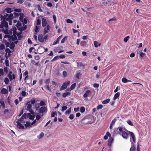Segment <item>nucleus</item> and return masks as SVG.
<instances>
[{
	"label": "nucleus",
	"instance_id": "f257e3e1",
	"mask_svg": "<svg viewBox=\"0 0 151 151\" xmlns=\"http://www.w3.org/2000/svg\"><path fill=\"white\" fill-rule=\"evenodd\" d=\"M4 17V19L2 21L1 24H0V28L2 29V31L5 32L8 30V23L6 21L9 22L10 25H12V21L13 18V14H6L5 15Z\"/></svg>",
	"mask_w": 151,
	"mask_h": 151
},
{
	"label": "nucleus",
	"instance_id": "f03ea898",
	"mask_svg": "<svg viewBox=\"0 0 151 151\" xmlns=\"http://www.w3.org/2000/svg\"><path fill=\"white\" fill-rule=\"evenodd\" d=\"M130 135V137H131L130 139V141L132 145H134V144L136 142V139L135 135L133 132L129 131H127Z\"/></svg>",
	"mask_w": 151,
	"mask_h": 151
},
{
	"label": "nucleus",
	"instance_id": "7ed1b4c3",
	"mask_svg": "<svg viewBox=\"0 0 151 151\" xmlns=\"http://www.w3.org/2000/svg\"><path fill=\"white\" fill-rule=\"evenodd\" d=\"M38 112L40 115L43 116L44 115V113L46 112L47 110V108L45 106L41 107L38 109Z\"/></svg>",
	"mask_w": 151,
	"mask_h": 151
},
{
	"label": "nucleus",
	"instance_id": "20e7f679",
	"mask_svg": "<svg viewBox=\"0 0 151 151\" xmlns=\"http://www.w3.org/2000/svg\"><path fill=\"white\" fill-rule=\"evenodd\" d=\"M70 81H68L64 82L60 88V90H62L65 89L68 86L70 85Z\"/></svg>",
	"mask_w": 151,
	"mask_h": 151
},
{
	"label": "nucleus",
	"instance_id": "39448f33",
	"mask_svg": "<svg viewBox=\"0 0 151 151\" xmlns=\"http://www.w3.org/2000/svg\"><path fill=\"white\" fill-rule=\"evenodd\" d=\"M8 77L11 81H12L13 79L15 78V75L14 73H13L12 71H10L8 75Z\"/></svg>",
	"mask_w": 151,
	"mask_h": 151
},
{
	"label": "nucleus",
	"instance_id": "423d86ee",
	"mask_svg": "<svg viewBox=\"0 0 151 151\" xmlns=\"http://www.w3.org/2000/svg\"><path fill=\"white\" fill-rule=\"evenodd\" d=\"M121 135L124 138L126 139H127L128 138V134L125 131L122 132Z\"/></svg>",
	"mask_w": 151,
	"mask_h": 151
},
{
	"label": "nucleus",
	"instance_id": "0eeeda50",
	"mask_svg": "<svg viewBox=\"0 0 151 151\" xmlns=\"http://www.w3.org/2000/svg\"><path fill=\"white\" fill-rule=\"evenodd\" d=\"M38 40L40 42H44V37L42 35L39 34L38 37Z\"/></svg>",
	"mask_w": 151,
	"mask_h": 151
},
{
	"label": "nucleus",
	"instance_id": "6e6552de",
	"mask_svg": "<svg viewBox=\"0 0 151 151\" xmlns=\"http://www.w3.org/2000/svg\"><path fill=\"white\" fill-rule=\"evenodd\" d=\"M44 34H46L50 30V26L49 24H47L46 27L44 28Z\"/></svg>",
	"mask_w": 151,
	"mask_h": 151
},
{
	"label": "nucleus",
	"instance_id": "1a4fd4ad",
	"mask_svg": "<svg viewBox=\"0 0 151 151\" xmlns=\"http://www.w3.org/2000/svg\"><path fill=\"white\" fill-rule=\"evenodd\" d=\"M5 51H6V55H5V57H6V59H8V56L7 55L6 53H8L9 56V57L10 56V55H11L10 53H11V51L9 50V48H6V49Z\"/></svg>",
	"mask_w": 151,
	"mask_h": 151
},
{
	"label": "nucleus",
	"instance_id": "9d476101",
	"mask_svg": "<svg viewBox=\"0 0 151 151\" xmlns=\"http://www.w3.org/2000/svg\"><path fill=\"white\" fill-rule=\"evenodd\" d=\"M113 141V138L112 137H110L108 140V143L107 144L108 146L109 147L111 146V143Z\"/></svg>",
	"mask_w": 151,
	"mask_h": 151
},
{
	"label": "nucleus",
	"instance_id": "9b49d317",
	"mask_svg": "<svg viewBox=\"0 0 151 151\" xmlns=\"http://www.w3.org/2000/svg\"><path fill=\"white\" fill-rule=\"evenodd\" d=\"M47 24V21L46 19L44 18L42 19V26L43 27H45Z\"/></svg>",
	"mask_w": 151,
	"mask_h": 151
},
{
	"label": "nucleus",
	"instance_id": "f8f14e48",
	"mask_svg": "<svg viewBox=\"0 0 151 151\" xmlns=\"http://www.w3.org/2000/svg\"><path fill=\"white\" fill-rule=\"evenodd\" d=\"M8 90L7 89L3 88L1 89V93L2 94H6L8 93Z\"/></svg>",
	"mask_w": 151,
	"mask_h": 151
},
{
	"label": "nucleus",
	"instance_id": "ddd939ff",
	"mask_svg": "<svg viewBox=\"0 0 151 151\" xmlns=\"http://www.w3.org/2000/svg\"><path fill=\"white\" fill-rule=\"evenodd\" d=\"M17 123V127L19 129H24V127L23 125L21 123L19 122H16Z\"/></svg>",
	"mask_w": 151,
	"mask_h": 151
},
{
	"label": "nucleus",
	"instance_id": "4468645a",
	"mask_svg": "<svg viewBox=\"0 0 151 151\" xmlns=\"http://www.w3.org/2000/svg\"><path fill=\"white\" fill-rule=\"evenodd\" d=\"M26 116L27 117L29 118L30 119L33 120L34 118V116L29 113H28L26 114Z\"/></svg>",
	"mask_w": 151,
	"mask_h": 151
},
{
	"label": "nucleus",
	"instance_id": "2eb2a0df",
	"mask_svg": "<svg viewBox=\"0 0 151 151\" xmlns=\"http://www.w3.org/2000/svg\"><path fill=\"white\" fill-rule=\"evenodd\" d=\"M60 47L61 48H63V47H57V48H55L54 50V51L55 52H58L59 53H60L62 52H63L64 50H59V51H58L59 49H60Z\"/></svg>",
	"mask_w": 151,
	"mask_h": 151
},
{
	"label": "nucleus",
	"instance_id": "dca6fc26",
	"mask_svg": "<svg viewBox=\"0 0 151 151\" xmlns=\"http://www.w3.org/2000/svg\"><path fill=\"white\" fill-rule=\"evenodd\" d=\"M94 44L95 47H97L99 46H100L101 45V44L100 43H99L98 42L96 41L94 42Z\"/></svg>",
	"mask_w": 151,
	"mask_h": 151
},
{
	"label": "nucleus",
	"instance_id": "f3484780",
	"mask_svg": "<svg viewBox=\"0 0 151 151\" xmlns=\"http://www.w3.org/2000/svg\"><path fill=\"white\" fill-rule=\"evenodd\" d=\"M0 103L2 108L4 109L5 108V106L3 99H1L0 100Z\"/></svg>",
	"mask_w": 151,
	"mask_h": 151
},
{
	"label": "nucleus",
	"instance_id": "a211bd4d",
	"mask_svg": "<svg viewBox=\"0 0 151 151\" xmlns=\"http://www.w3.org/2000/svg\"><path fill=\"white\" fill-rule=\"evenodd\" d=\"M19 122L20 123H24L25 122L24 121V119H21V118L19 119H18L16 121V122Z\"/></svg>",
	"mask_w": 151,
	"mask_h": 151
},
{
	"label": "nucleus",
	"instance_id": "6ab92c4d",
	"mask_svg": "<svg viewBox=\"0 0 151 151\" xmlns=\"http://www.w3.org/2000/svg\"><path fill=\"white\" fill-rule=\"evenodd\" d=\"M44 135V133L43 132H42L40 133L39 135L37 136V137L38 139H40L42 138Z\"/></svg>",
	"mask_w": 151,
	"mask_h": 151
},
{
	"label": "nucleus",
	"instance_id": "aec40b11",
	"mask_svg": "<svg viewBox=\"0 0 151 151\" xmlns=\"http://www.w3.org/2000/svg\"><path fill=\"white\" fill-rule=\"evenodd\" d=\"M110 101V99H108L102 102V103L103 104H106L108 103Z\"/></svg>",
	"mask_w": 151,
	"mask_h": 151
},
{
	"label": "nucleus",
	"instance_id": "412c9836",
	"mask_svg": "<svg viewBox=\"0 0 151 151\" xmlns=\"http://www.w3.org/2000/svg\"><path fill=\"white\" fill-rule=\"evenodd\" d=\"M5 10L6 12L8 13H10L12 11V9L9 8H7Z\"/></svg>",
	"mask_w": 151,
	"mask_h": 151
},
{
	"label": "nucleus",
	"instance_id": "4be33fe9",
	"mask_svg": "<svg viewBox=\"0 0 151 151\" xmlns=\"http://www.w3.org/2000/svg\"><path fill=\"white\" fill-rule=\"evenodd\" d=\"M113 3V2L111 1L110 0H107L106 2V3L102 2L101 3L102 4H105L106 3V4H108L109 5H110L111 4Z\"/></svg>",
	"mask_w": 151,
	"mask_h": 151
},
{
	"label": "nucleus",
	"instance_id": "5701e85b",
	"mask_svg": "<svg viewBox=\"0 0 151 151\" xmlns=\"http://www.w3.org/2000/svg\"><path fill=\"white\" fill-rule=\"evenodd\" d=\"M31 125H32L28 121H27L26 122V124H24L25 126L27 127L30 126Z\"/></svg>",
	"mask_w": 151,
	"mask_h": 151
},
{
	"label": "nucleus",
	"instance_id": "b1692460",
	"mask_svg": "<svg viewBox=\"0 0 151 151\" xmlns=\"http://www.w3.org/2000/svg\"><path fill=\"white\" fill-rule=\"evenodd\" d=\"M15 47V45L14 44V43L13 42H12L9 46V48L13 50L14 49Z\"/></svg>",
	"mask_w": 151,
	"mask_h": 151
},
{
	"label": "nucleus",
	"instance_id": "393cba45",
	"mask_svg": "<svg viewBox=\"0 0 151 151\" xmlns=\"http://www.w3.org/2000/svg\"><path fill=\"white\" fill-rule=\"evenodd\" d=\"M32 106L31 104H29L27 107V110L28 111L32 109Z\"/></svg>",
	"mask_w": 151,
	"mask_h": 151
},
{
	"label": "nucleus",
	"instance_id": "a878e982",
	"mask_svg": "<svg viewBox=\"0 0 151 151\" xmlns=\"http://www.w3.org/2000/svg\"><path fill=\"white\" fill-rule=\"evenodd\" d=\"M127 123L130 125L131 126H133L134 125L132 123V122L130 120H128L127 121Z\"/></svg>",
	"mask_w": 151,
	"mask_h": 151
},
{
	"label": "nucleus",
	"instance_id": "bb28decb",
	"mask_svg": "<svg viewBox=\"0 0 151 151\" xmlns=\"http://www.w3.org/2000/svg\"><path fill=\"white\" fill-rule=\"evenodd\" d=\"M119 130V134H121L122 133V132L124 131L123 130V128L122 127H118Z\"/></svg>",
	"mask_w": 151,
	"mask_h": 151
},
{
	"label": "nucleus",
	"instance_id": "cd10ccee",
	"mask_svg": "<svg viewBox=\"0 0 151 151\" xmlns=\"http://www.w3.org/2000/svg\"><path fill=\"white\" fill-rule=\"evenodd\" d=\"M76 83H74L70 87L71 88V89H73L76 87Z\"/></svg>",
	"mask_w": 151,
	"mask_h": 151
},
{
	"label": "nucleus",
	"instance_id": "c85d7f7f",
	"mask_svg": "<svg viewBox=\"0 0 151 151\" xmlns=\"http://www.w3.org/2000/svg\"><path fill=\"white\" fill-rule=\"evenodd\" d=\"M59 58V55H57L55 56L52 60H51V62H52L54 61H55Z\"/></svg>",
	"mask_w": 151,
	"mask_h": 151
},
{
	"label": "nucleus",
	"instance_id": "c756f323",
	"mask_svg": "<svg viewBox=\"0 0 151 151\" xmlns=\"http://www.w3.org/2000/svg\"><path fill=\"white\" fill-rule=\"evenodd\" d=\"M41 116L40 115V114H37L36 116V119L37 120H39L41 118V116Z\"/></svg>",
	"mask_w": 151,
	"mask_h": 151
},
{
	"label": "nucleus",
	"instance_id": "7c9ffc66",
	"mask_svg": "<svg viewBox=\"0 0 151 151\" xmlns=\"http://www.w3.org/2000/svg\"><path fill=\"white\" fill-rule=\"evenodd\" d=\"M85 109L84 107H81L80 108V111L81 113H83L85 112Z\"/></svg>",
	"mask_w": 151,
	"mask_h": 151
},
{
	"label": "nucleus",
	"instance_id": "2f4dec72",
	"mask_svg": "<svg viewBox=\"0 0 151 151\" xmlns=\"http://www.w3.org/2000/svg\"><path fill=\"white\" fill-rule=\"evenodd\" d=\"M45 87L46 89L47 90L49 91H51V88L49 87V85L45 86Z\"/></svg>",
	"mask_w": 151,
	"mask_h": 151
},
{
	"label": "nucleus",
	"instance_id": "473e14b6",
	"mask_svg": "<svg viewBox=\"0 0 151 151\" xmlns=\"http://www.w3.org/2000/svg\"><path fill=\"white\" fill-rule=\"evenodd\" d=\"M135 147L134 146H132L130 148V151H135Z\"/></svg>",
	"mask_w": 151,
	"mask_h": 151
},
{
	"label": "nucleus",
	"instance_id": "72a5a7b5",
	"mask_svg": "<svg viewBox=\"0 0 151 151\" xmlns=\"http://www.w3.org/2000/svg\"><path fill=\"white\" fill-rule=\"evenodd\" d=\"M4 82L6 84H8L9 82L8 78H5L4 79Z\"/></svg>",
	"mask_w": 151,
	"mask_h": 151
},
{
	"label": "nucleus",
	"instance_id": "f704fd0d",
	"mask_svg": "<svg viewBox=\"0 0 151 151\" xmlns=\"http://www.w3.org/2000/svg\"><path fill=\"white\" fill-rule=\"evenodd\" d=\"M145 55V54L142 52L140 53L139 57L141 59H142V58L144 57Z\"/></svg>",
	"mask_w": 151,
	"mask_h": 151
},
{
	"label": "nucleus",
	"instance_id": "c9c22d12",
	"mask_svg": "<svg viewBox=\"0 0 151 151\" xmlns=\"http://www.w3.org/2000/svg\"><path fill=\"white\" fill-rule=\"evenodd\" d=\"M71 107H70V108L68 109V110H67V111H66L65 112V114H70L71 112Z\"/></svg>",
	"mask_w": 151,
	"mask_h": 151
},
{
	"label": "nucleus",
	"instance_id": "e433bc0d",
	"mask_svg": "<svg viewBox=\"0 0 151 151\" xmlns=\"http://www.w3.org/2000/svg\"><path fill=\"white\" fill-rule=\"evenodd\" d=\"M129 38V36H127V37H126L124 38V41L125 42H127V41Z\"/></svg>",
	"mask_w": 151,
	"mask_h": 151
},
{
	"label": "nucleus",
	"instance_id": "4c0bfd02",
	"mask_svg": "<svg viewBox=\"0 0 151 151\" xmlns=\"http://www.w3.org/2000/svg\"><path fill=\"white\" fill-rule=\"evenodd\" d=\"M57 115V112L56 111L52 112L51 114V116L52 117H54L55 115Z\"/></svg>",
	"mask_w": 151,
	"mask_h": 151
},
{
	"label": "nucleus",
	"instance_id": "58836bf2",
	"mask_svg": "<svg viewBox=\"0 0 151 151\" xmlns=\"http://www.w3.org/2000/svg\"><path fill=\"white\" fill-rule=\"evenodd\" d=\"M122 81L124 83H126L128 82V80L126 78H123L122 79Z\"/></svg>",
	"mask_w": 151,
	"mask_h": 151
},
{
	"label": "nucleus",
	"instance_id": "ea45409f",
	"mask_svg": "<svg viewBox=\"0 0 151 151\" xmlns=\"http://www.w3.org/2000/svg\"><path fill=\"white\" fill-rule=\"evenodd\" d=\"M116 118L114 119L111 122V123L110 124L112 125H114L115 123V122H116Z\"/></svg>",
	"mask_w": 151,
	"mask_h": 151
},
{
	"label": "nucleus",
	"instance_id": "a19ab883",
	"mask_svg": "<svg viewBox=\"0 0 151 151\" xmlns=\"http://www.w3.org/2000/svg\"><path fill=\"white\" fill-rule=\"evenodd\" d=\"M50 81V79H47L45 82L46 84H49Z\"/></svg>",
	"mask_w": 151,
	"mask_h": 151
},
{
	"label": "nucleus",
	"instance_id": "79ce46f5",
	"mask_svg": "<svg viewBox=\"0 0 151 151\" xmlns=\"http://www.w3.org/2000/svg\"><path fill=\"white\" fill-rule=\"evenodd\" d=\"M63 75L64 77H66L67 76V73L66 71H64L63 73Z\"/></svg>",
	"mask_w": 151,
	"mask_h": 151
},
{
	"label": "nucleus",
	"instance_id": "37998d69",
	"mask_svg": "<svg viewBox=\"0 0 151 151\" xmlns=\"http://www.w3.org/2000/svg\"><path fill=\"white\" fill-rule=\"evenodd\" d=\"M41 24V20L39 19H37V25H39Z\"/></svg>",
	"mask_w": 151,
	"mask_h": 151
},
{
	"label": "nucleus",
	"instance_id": "c03bdc74",
	"mask_svg": "<svg viewBox=\"0 0 151 151\" xmlns=\"http://www.w3.org/2000/svg\"><path fill=\"white\" fill-rule=\"evenodd\" d=\"M0 48L1 50H4L5 48V46L4 45L1 44L0 45Z\"/></svg>",
	"mask_w": 151,
	"mask_h": 151
},
{
	"label": "nucleus",
	"instance_id": "a18cd8bd",
	"mask_svg": "<svg viewBox=\"0 0 151 151\" xmlns=\"http://www.w3.org/2000/svg\"><path fill=\"white\" fill-rule=\"evenodd\" d=\"M103 106L102 105L100 104L97 106V109L98 110L101 109L103 108Z\"/></svg>",
	"mask_w": 151,
	"mask_h": 151
},
{
	"label": "nucleus",
	"instance_id": "49530a36",
	"mask_svg": "<svg viewBox=\"0 0 151 151\" xmlns=\"http://www.w3.org/2000/svg\"><path fill=\"white\" fill-rule=\"evenodd\" d=\"M14 16H13V17H15V18L16 17H18L19 16V14H18L16 12H14Z\"/></svg>",
	"mask_w": 151,
	"mask_h": 151
},
{
	"label": "nucleus",
	"instance_id": "de8ad7c7",
	"mask_svg": "<svg viewBox=\"0 0 151 151\" xmlns=\"http://www.w3.org/2000/svg\"><path fill=\"white\" fill-rule=\"evenodd\" d=\"M6 65V66H9V60L7 59H6L5 60Z\"/></svg>",
	"mask_w": 151,
	"mask_h": 151
},
{
	"label": "nucleus",
	"instance_id": "09e8293b",
	"mask_svg": "<svg viewBox=\"0 0 151 151\" xmlns=\"http://www.w3.org/2000/svg\"><path fill=\"white\" fill-rule=\"evenodd\" d=\"M116 17H113L112 18L110 19L109 20V21H116Z\"/></svg>",
	"mask_w": 151,
	"mask_h": 151
},
{
	"label": "nucleus",
	"instance_id": "8fccbe9b",
	"mask_svg": "<svg viewBox=\"0 0 151 151\" xmlns=\"http://www.w3.org/2000/svg\"><path fill=\"white\" fill-rule=\"evenodd\" d=\"M37 8L38 10L40 12H42L43 11L42 9H41L40 6V5H37Z\"/></svg>",
	"mask_w": 151,
	"mask_h": 151
},
{
	"label": "nucleus",
	"instance_id": "3c124183",
	"mask_svg": "<svg viewBox=\"0 0 151 151\" xmlns=\"http://www.w3.org/2000/svg\"><path fill=\"white\" fill-rule=\"evenodd\" d=\"M35 108L37 110H38L40 108V105L38 104L35 105Z\"/></svg>",
	"mask_w": 151,
	"mask_h": 151
},
{
	"label": "nucleus",
	"instance_id": "603ef678",
	"mask_svg": "<svg viewBox=\"0 0 151 151\" xmlns=\"http://www.w3.org/2000/svg\"><path fill=\"white\" fill-rule=\"evenodd\" d=\"M35 32L37 33L39 31V27L37 26H35Z\"/></svg>",
	"mask_w": 151,
	"mask_h": 151
},
{
	"label": "nucleus",
	"instance_id": "864d4df0",
	"mask_svg": "<svg viewBox=\"0 0 151 151\" xmlns=\"http://www.w3.org/2000/svg\"><path fill=\"white\" fill-rule=\"evenodd\" d=\"M45 104V103L43 101H41L40 103V105L41 106H43Z\"/></svg>",
	"mask_w": 151,
	"mask_h": 151
},
{
	"label": "nucleus",
	"instance_id": "5fc2aeb1",
	"mask_svg": "<svg viewBox=\"0 0 151 151\" xmlns=\"http://www.w3.org/2000/svg\"><path fill=\"white\" fill-rule=\"evenodd\" d=\"M62 111H64L67 109V107L66 106H63L62 107Z\"/></svg>",
	"mask_w": 151,
	"mask_h": 151
},
{
	"label": "nucleus",
	"instance_id": "6e6d98bb",
	"mask_svg": "<svg viewBox=\"0 0 151 151\" xmlns=\"http://www.w3.org/2000/svg\"><path fill=\"white\" fill-rule=\"evenodd\" d=\"M53 18L54 20V23L55 24L56 22V16L54 15H53Z\"/></svg>",
	"mask_w": 151,
	"mask_h": 151
},
{
	"label": "nucleus",
	"instance_id": "4d7b16f0",
	"mask_svg": "<svg viewBox=\"0 0 151 151\" xmlns=\"http://www.w3.org/2000/svg\"><path fill=\"white\" fill-rule=\"evenodd\" d=\"M74 116L73 114H71L69 116V118L70 119H73L74 118Z\"/></svg>",
	"mask_w": 151,
	"mask_h": 151
},
{
	"label": "nucleus",
	"instance_id": "13d9d810",
	"mask_svg": "<svg viewBox=\"0 0 151 151\" xmlns=\"http://www.w3.org/2000/svg\"><path fill=\"white\" fill-rule=\"evenodd\" d=\"M21 119H25L26 118V114L25 113L24 114L21 116Z\"/></svg>",
	"mask_w": 151,
	"mask_h": 151
},
{
	"label": "nucleus",
	"instance_id": "bf43d9fd",
	"mask_svg": "<svg viewBox=\"0 0 151 151\" xmlns=\"http://www.w3.org/2000/svg\"><path fill=\"white\" fill-rule=\"evenodd\" d=\"M66 39H67V38L66 37H65L64 38H63L62 39V40H61V43H64L65 42V40H66Z\"/></svg>",
	"mask_w": 151,
	"mask_h": 151
},
{
	"label": "nucleus",
	"instance_id": "052dcab7",
	"mask_svg": "<svg viewBox=\"0 0 151 151\" xmlns=\"http://www.w3.org/2000/svg\"><path fill=\"white\" fill-rule=\"evenodd\" d=\"M80 75L81 74L80 73H76V77L77 79H79V77L80 76Z\"/></svg>",
	"mask_w": 151,
	"mask_h": 151
},
{
	"label": "nucleus",
	"instance_id": "680f3d73",
	"mask_svg": "<svg viewBox=\"0 0 151 151\" xmlns=\"http://www.w3.org/2000/svg\"><path fill=\"white\" fill-rule=\"evenodd\" d=\"M59 56V58L61 59H63L65 58V56L64 55H61Z\"/></svg>",
	"mask_w": 151,
	"mask_h": 151
},
{
	"label": "nucleus",
	"instance_id": "e2e57ef3",
	"mask_svg": "<svg viewBox=\"0 0 151 151\" xmlns=\"http://www.w3.org/2000/svg\"><path fill=\"white\" fill-rule=\"evenodd\" d=\"M67 22L68 23H72L73 22L72 20L70 19H68L67 20Z\"/></svg>",
	"mask_w": 151,
	"mask_h": 151
},
{
	"label": "nucleus",
	"instance_id": "0e129e2a",
	"mask_svg": "<svg viewBox=\"0 0 151 151\" xmlns=\"http://www.w3.org/2000/svg\"><path fill=\"white\" fill-rule=\"evenodd\" d=\"M24 1V0H17V2L20 4H22Z\"/></svg>",
	"mask_w": 151,
	"mask_h": 151
},
{
	"label": "nucleus",
	"instance_id": "69168bd1",
	"mask_svg": "<svg viewBox=\"0 0 151 151\" xmlns=\"http://www.w3.org/2000/svg\"><path fill=\"white\" fill-rule=\"evenodd\" d=\"M17 36H18V40H21L22 38V36L21 35L17 34Z\"/></svg>",
	"mask_w": 151,
	"mask_h": 151
},
{
	"label": "nucleus",
	"instance_id": "338daca9",
	"mask_svg": "<svg viewBox=\"0 0 151 151\" xmlns=\"http://www.w3.org/2000/svg\"><path fill=\"white\" fill-rule=\"evenodd\" d=\"M119 95H114V100H115L116 99L119 98Z\"/></svg>",
	"mask_w": 151,
	"mask_h": 151
},
{
	"label": "nucleus",
	"instance_id": "774afa93",
	"mask_svg": "<svg viewBox=\"0 0 151 151\" xmlns=\"http://www.w3.org/2000/svg\"><path fill=\"white\" fill-rule=\"evenodd\" d=\"M4 71L5 72L7 73L8 72V68L6 67H5L4 68Z\"/></svg>",
	"mask_w": 151,
	"mask_h": 151
}]
</instances>
